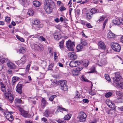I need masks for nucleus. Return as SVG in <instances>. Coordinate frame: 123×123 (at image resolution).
Returning <instances> with one entry per match:
<instances>
[{"label": "nucleus", "instance_id": "obj_1", "mask_svg": "<svg viewBox=\"0 0 123 123\" xmlns=\"http://www.w3.org/2000/svg\"><path fill=\"white\" fill-rule=\"evenodd\" d=\"M31 47L33 50H37L38 51L43 50L44 49L43 45L39 43L31 44Z\"/></svg>", "mask_w": 123, "mask_h": 123}, {"label": "nucleus", "instance_id": "obj_2", "mask_svg": "<svg viewBox=\"0 0 123 123\" xmlns=\"http://www.w3.org/2000/svg\"><path fill=\"white\" fill-rule=\"evenodd\" d=\"M87 117L86 114L83 112H80L78 113L77 118L79 121L81 122H85Z\"/></svg>", "mask_w": 123, "mask_h": 123}, {"label": "nucleus", "instance_id": "obj_3", "mask_svg": "<svg viewBox=\"0 0 123 123\" xmlns=\"http://www.w3.org/2000/svg\"><path fill=\"white\" fill-rule=\"evenodd\" d=\"M66 46L68 50L73 51L74 49L73 47L75 46L74 43L71 42L70 40L66 42Z\"/></svg>", "mask_w": 123, "mask_h": 123}, {"label": "nucleus", "instance_id": "obj_4", "mask_svg": "<svg viewBox=\"0 0 123 123\" xmlns=\"http://www.w3.org/2000/svg\"><path fill=\"white\" fill-rule=\"evenodd\" d=\"M26 58V56L25 55H24L21 58L20 60L16 61L15 62L18 66H21L25 62Z\"/></svg>", "mask_w": 123, "mask_h": 123}, {"label": "nucleus", "instance_id": "obj_5", "mask_svg": "<svg viewBox=\"0 0 123 123\" xmlns=\"http://www.w3.org/2000/svg\"><path fill=\"white\" fill-rule=\"evenodd\" d=\"M112 49L116 51L119 52L121 49V47L120 45L118 43H114L112 46Z\"/></svg>", "mask_w": 123, "mask_h": 123}, {"label": "nucleus", "instance_id": "obj_6", "mask_svg": "<svg viewBox=\"0 0 123 123\" xmlns=\"http://www.w3.org/2000/svg\"><path fill=\"white\" fill-rule=\"evenodd\" d=\"M22 81L19 82L17 85L16 87V91L20 94L22 93V88L23 86L22 84Z\"/></svg>", "mask_w": 123, "mask_h": 123}, {"label": "nucleus", "instance_id": "obj_7", "mask_svg": "<svg viewBox=\"0 0 123 123\" xmlns=\"http://www.w3.org/2000/svg\"><path fill=\"white\" fill-rule=\"evenodd\" d=\"M44 7L52 6L55 4L54 2L51 0H46L44 2Z\"/></svg>", "mask_w": 123, "mask_h": 123}, {"label": "nucleus", "instance_id": "obj_8", "mask_svg": "<svg viewBox=\"0 0 123 123\" xmlns=\"http://www.w3.org/2000/svg\"><path fill=\"white\" fill-rule=\"evenodd\" d=\"M4 115L6 119L10 121H12L13 119V116L9 112L6 111L4 113Z\"/></svg>", "mask_w": 123, "mask_h": 123}, {"label": "nucleus", "instance_id": "obj_9", "mask_svg": "<svg viewBox=\"0 0 123 123\" xmlns=\"http://www.w3.org/2000/svg\"><path fill=\"white\" fill-rule=\"evenodd\" d=\"M80 64V62L79 61H71L69 65L72 68L76 67L78 65H79Z\"/></svg>", "mask_w": 123, "mask_h": 123}, {"label": "nucleus", "instance_id": "obj_10", "mask_svg": "<svg viewBox=\"0 0 123 123\" xmlns=\"http://www.w3.org/2000/svg\"><path fill=\"white\" fill-rule=\"evenodd\" d=\"M82 69V67H79L76 68L73 72V74L75 75H78L79 74V72Z\"/></svg>", "mask_w": 123, "mask_h": 123}, {"label": "nucleus", "instance_id": "obj_11", "mask_svg": "<svg viewBox=\"0 0 123 123\" xmlns=\"http://www.w3.org/2000/svg\"><path fill=\"white\" fill-rule=\"evenodd\" d=\"M68 57L72 60H75L77 58V56L74 52L69 53H68Z\"/></svg>", "mask_w": 123, "mask_h": 123}, {"label": "nucleus", "instance_id": "obj_12", "mask_svg": "<svg viewBox=\"0 0 123 123\" xmlns=\"http://www.w3.org/2000/svg\"><path fill=\"white\" fill-rule=\"evenodd\" d=\"M21 115L24 117L26 118H30L31 116V115L28 112L25 111H22Z\"/></svg>", "mask_w": 123, "mask_h": 123}, {"label": "nucleus", "instance_id": "obj_13", "mask_svg": "<svg viewBox=\"0 0 123 123\" xmlns=\"http://www.w3.org/2000/svg\"><path fill=\"white\" fill-rule=\"evenodd\" d=\"M52 6L44 7V8L46 12L48 14L51 13L52 12Z\"/></svg>", "mask_w": 123, "mask_h": 123}, {"label": "nucleus", "instance_id": "obj_14", "mask_svg": "<svg viewBox=\"0 0 123 123\" xmlns=\"http://www.w3.org/2000/svg\"><path fill=\"white\" fill-rule=\"evenodd\" d=\"M53 36L55 39L57 40H58L61 38V36L59 32H55Z\"/></svg>", "mask_w": 123, "mask_h": 123}, {"label": "nucleus", "instance_id": "obj_15", "mask_svg": "<svg viewBox=\"0 0 123 123\" xmlns=\"http://www.w3.org/2000/svg\"><path fill=\"white\" fill-rule=\"evenodd\" d=\"M98 46L102 49H104L106 48V45H105L104 43L102 41H99L98 42Z\"/></svg>", "mask_w": 123, "mask_h": 123}, {"label": "nucleus", "instance_id": "obj_16", "mask_svg": "<svg viewBox=\"0 0 123 123\" xmlns=\"http://www.w3.org/2000/svg\"><path fill=\"white\" fill-rule=\"evenodd\" d=\"M86 18L87 20H89L92 18L93 15L90 11L86 13Z\"/></svg>", "mask_w": 123, "mask_h": 123}, {"label": "nucleus", "instance_id": "obj_17", "mask_svg": "<svg viewBox=\"0 0 123 123\" xmlns=\"http://www.w3.org/2000/svg\"><path fill=\"white\" fill-rule=\"evenodd\" d=\"M7 65L10 69H13L16 68V66L12 62H8L7 63Z\"/></svg>", "mask_w": 123, "mask_h": 123}, {"label": "nucleus", "instance_id": "obj_18", "mask_svg": "<svg viewBox=\"0 0 123 123\" xmlns=\"http://www.w3.org/2000/svg\"><path fill=\"white\" fill-rule=\"evenodd\" d=\"M19 78L18 77L14 76L12 79V85H14L16 82L19 79Z\"/></svg>", "mask_w": 123, "mask_h": 123}, {"label": "nucleus", "instance_id": "obj_19", "mask_svg": "<svg viewBox=\"0 0 123 123\" xmlns=\"http://www.w3.org/2000/svg\"><path fill=\"white\" fill-rule=\"evenodd\" d=\"M1 85L0 88L1 91L5 93L6 91V86L1 82H0Z\"/></svg>", "mask_w": 123, "mask_h": 123}, {"label": "nucleus", "instance_id": "obj_20", "mask_svg": "<svg viewBox=\"0 0 123 123\" xmlns=\"http://www.w3.org/2000/svg\"><path fill=\"white\" fill-rule=\"evenodd\" d=\"M37 38L39 39L40 40H42L43 41H45L46 40V39L43 36H35ZM35 37V36H34V35H31L29 36V37Z\"/></svg>", "mask_w": 123, "mask_h": 123}, {"label": "nucleus", "instance_id": "obj_21", "mask_svg": "<svg viewBox=\"0 0 123 123\" xmlns=\"http://www.w3.org/2000/svg\"><path fill=\"white\" fill-rule=\"evenodd\" d=\"M57 108L58 110L60 112L62 113H63L64 112H68V109L63 107H62L60 106H58L57 107Z\"/></svg>", "mask_w": 123, "mask_h": 123}, {"label": "nucleus", "instance_id": "obj_22", "mask_svg": "<svg viewBox=\"0 0 123 123\" xmlns=\"http://www.w3.org/2000/svg\"><path fill=\"white\" fill-rule=\"evenodd\" d=\"M122 79V77L121 76L115 77L113 78V80L114 83H115V86L116 85V83L117 82L120 81L121 79Z\"/></svg>", "mask_w": 123, "mask_h": 123}, {"label": "nucleus", "instance_id": "obj_23", "mask_svg": "<svg viewBox=\"0 0 123 123\" xmlns=\"http://www.w3.org/2000/svg\"><path fill=\"white\" fill-rule=\"evenodd\" d=\"M11 91L9 89H7L6 92L4 93L5 97L6 98H9V95H12L11 94Z\"/></svg>", "mask_w": 123, "mask_h": 123}, {"label": "nucleus", "instance_id": "obj_24", "mask_svg": "<svg viewBox=\"0 0 123 123\" xmlns=\"http://www.w3.org/2000/svg\"><path fill=\"white\" fill-rule=\"evenodd\" d=\"M115 35L111 31H110L107 34V37L109 38L114 37Z\"/></svg>", "mask_w": 123, "mask_h": 123}, {"label": "nucleus", "instance_id": "obj_25", "mask_svg": "<svg viewBox=\"0 0 123 123\" xmlns=\"http://www.w3.org/2000/svg\"><path fill=\"white\" fill-rule=\"evenodd\" d=\"M115 86L118 88H120L123 89V82H120L119 83H116Z\"/></svg>", "mask_w": 123, "mask_h": 123}, {"label": "nucleus", "instance_id": "obj_26", "mask_svg": "<svg viewBox=\"0 0 123 123\" xmlns=\"http://www.w3.org/2000/svg\"><path fill=\"white\" fill-rule=\"evenodd\" d=\"M90 11L92 13L93 15L94 14L97 13L99 12V10L95 8H92Z\"/></svg>", "mask_w": 123, "mask_h": 123}, {"label": "nucleus", "instance_id": "obj_27", "mask_svg": "<svg viewBox=\"0 0 123 123\" xmlns=\"http://www.w3.org/2000/svg\"><path fill=\"white\" fill-rule=\"evenodd\" d=\"M59 82L61 87L64 86V85H67V82L65 80H60Z\"/></svg>", "mask_w": 123, "mask_h": 123}, {"label": "nucleus", "instance_id": "obj_28", "mask_svg": "<svg viewBox=\"0 0 123 123\" xmlns=\"http://www.w3.org/2000/svg\"><path fill=\"white\" fill-rule=\"evenodd\" d=\"M112 23L115 25L119 24H120V20L118 19H115L112 21Z\"/></svg>", "mask_w": 123, "mask_h": 123}, {"label": "nucleus", "instance_id": "obj_29", "mask_svg": "<svg viewBox=\"0 0 123 123\" xmlns=\"http://www.w3.org/2000/svg\"><path fill=\"white\" fill-rule=\"evenodd\" d=\"M33 3L34 6L37 7H38L40 5V3L37 0L34 1Z\"/></svg>", "mask_w": 123, "mask_h": 123}, {"label": "nucleus", "instance_id": "obj_30", "mask_svg": "<svg viewBox=\"0 0 123 123\" xmlns=\"http://www.w3.org/2000/svg\"><path fill=\"white\" fill-rule=\"evenodd\" d=\"M71 117V115L69 114H67L65 115L63 118V119L64 120H69Z\"/></svg>", "mask_w": 123, "mask_h": 123}, {"label": "nucleus", "instance_id": "obj_31", "mask_svg": "<svg viewBox=\"0 0 123 123\" xmlns=\"http://www.w3.org/2000/svg\"><path fill=\"white\" fill-rule=\"evenodd\" d=\"M26 48L25 47H21L19 50L20 53H24L26 51Z\"/></svg>", "mask_w": 123, "mask_h": 123}, {"label": "nucleus", "instance_id": "obj_32", "mask_svg": "<svg viewBox=\"0 0 123 123\" xmlns=\"http://www.w3.org/2000/svg\"><path fill=\"white\" fill-rule=\"evenodd\" d=\"M64 40H62L59 43V45L60 48L62 49L64 47Z\"/></svg>", "mask_w": 123, "mask_h": 123}, {"label": "nucleus", "instance_id": "obj_33", "mask_svg": "<svg viewBox=\"0 0 123 123\" xmlns=\"http://www.w3.org/2000/svg\"><path fill=\"white\" fill-rule=\"evenodd\" d=\"M40 23V22L39 20L35 19H34L33 23L34 25H38Z\"/></svg>", "mask_w": 123, "mask_h": 123}, {"label": "nucleus", "instance_id": "obj_34", "mask_svg": "<svg viewBox=\"0 0 123 123\" xmlns=\"http://www.w3.org/2000/svg\"><path fill=\"white\" fill-rule=\"evenodd\" d=\"M89 63V62L88 60H85L83 62V66L85 67H86L88 66Z\"/></svg>", "mask_w": 123, "mask_h": 123}, {"label": "nucleus", "instance_id": "obj_35", "mask_svg": "<svg viewBox=\"0 0 123 123\" xmlns=\"http://www.w3.org/2000/svg\"><path fill=\"white\" fill-rule=\"evenodd\" d=\"M80 42L82 45L84 46L86 45L87 44V42L86 40L83 39H81Z\"/></svg>", "mask_w": 123, "mask_h": 123}, {"label": "nucleus", "instance_id": "obj_36", "mask_svg": "<svg viewBox=\"0 0 123 123\" xmlns=\"http://www.w3.org/2000/svg\"><path fill=\"white\" fill-rule=\"evenodd\" d=\"M7 99H8L10 101V102L12 103L13 101L14 100V98L12 95H9V98H6Z\"/></svg>", "mask_w": 123, "mask_h": 123}, {"label": "nucleus", "instance_id": "obj_37", "mask_svg": "<svg viewBox=\"0 0 123 123\" xmlns=\"http://www.w3.org/2000/svg\"><path fill=\"white\" fill-rule=\"evenodd\" d=\"M41 105H42L45 106H46V104H47V103L46 101L45 100L44 98H43L41 100Z\"/></svg>", "mask_w": 123, "mask_h": 123}, {"label": "nucleus", "instance_id": "obj_38", "mask_svg": "<svg viewBox=\"0 0 123 123\" xmlns=\"http://www.w3.org/2000/svg\"><path fill=\"white\" fill-rule=\"evenodd\" d=\"M22 3L25 6V5H28L29 1L28 0H22Z\"/></svg>", "mask_w": 123, "mask_h": 123}, {"label": "nucleus", "instance_id": "obj_39", "mask_svg": "<svg viewBox=\"0 0 123 123\" xmlns=\"http://www.w3.org/2000/svg\"><path fill=\"white\" fill-rule=\"evenodd\" d=\"M55 121L58 123H65L66 122L64 120H61L59 119H57Z\"/></svg>", "mask_w": 123, "mask_h": 123}, {"label": "nucleus", "instance_id": "obj_40", "mask_svg": "<svg viewBox=\"0 0 123 123\" xmlns=\"http://www.w3.org/2000/svg\"><path fill=\"white\" fill-rule=\"evenodd\" d=\"M58 53L55 52L54 53V58L55 60L57 59H58Z\"/></svg>", "mask_w": 123, "mask_h": 123}, {"label": "nucleus", "instance_id": "obj_41", "mask_svg": "<svg viewBox=\"0 0 123 123\" xmlns=\"http://www.w3.org/2000/svg\"><path fill=\"white\" fill-rule=\"evenodd\" d=\"M90 70H91V71L88 72V73H91L96 72V71H95V67L94 66L92 67L91 68Z\"/></svg>", "mask_w": 123, "mask_h": 123}, {"label": "nucleus", "instance_id": "obj_42", "mask_svg": "<svg viewBox=\"0 0 123 123\" xmlns=\"http://www.w3.org/2000/svg\"><path fill=\"white\" fill-rule=\"evenodd\" d=\"M33 11L32 10L30 9L29 10L27 13L30 15H32L33 14Z\"/></svg>", "mask_w": 123, "mask_h": 123}, {"label": "nucleus", "instance_id": "obj_43", "mask_svg": "<svg viewBox=\"0 0 123 123\" xmlns=\"http://www.w3.org/2000/svg\"><path fill=\"white\" fill-rule=\"evenodd\" d=\"M83 46L80 44L78 45L76 47L77 49L79 51H80L81 49H83Z\"/></svg>", "mask_w": 123, "mask_h": 123}, {"label": "nucleus", "instance_id": "obj_44", "mask_svg": "<svg viewBox=\"0 0 123 123\" xmlns=\"http://www.w3.org/2000/svg\"><path fill=\"white\" fill-rule=\"evenodd\" d=\"M106 103L108 106L109 107L110 106V105H112V104L113 103L111 101L109 100H107L106 101Z\"/></svg>", "mask_w": 123, "mask_h": 123}, {"label": "nucleus", "instance_id": "obj_45", "mask_svg": "<svg viewBox=\"0 0 123 123\" xmlns=\"http://www.w3.org/2000/svg\"><path fill=\"white\" fill-rule=\"evenodd\" d=\"M61 89L64 91H66L67 90L68 88L67 85H64L61 87Z\"/></svg>", "mask_w": 123, "mask_h": 123}, {"label": "nucleus", "instance_id": "obj_46", "mask_svg": "<svg viewBox=\"0 0 123 123\" xmlns=\"http://www.w3.org/2000/svg\"><path fill=\"white\" fill-rule=\"evenodd\" d=\"M105 79L108 81H110L111 79L109 75L107 74H105Z\"/></svg>", "mask_w": 123, "mask_h": 123}, {"label": "nucleus", "instance_id": "obj_47", "mask_svg": "<svg viewBox=\"0 0 123 123\" xmlns=\"http://www.w3.org/2000/svg\"><path fill=\"white\" fill-rule=\"evenodd\" d=\"M57 97L55 95H53L51 96L49 98V100L51 101H52L54 99Z\"/></svg>", "mask_w": 123, "mask_h": 123}, {"label": "nucleus", "instance_id": "obj_48", "mask_svg": "<svg viewBox=\"0 0 123 123\" xmlns=\"http://www.w3.org/2000/svg\"><path fill=\"white\" fill-rule=\"evenodd\" d=\"M16 37L17 38L21 41L23 42H24V40L23 38H21L18 35H16Z\"/></svg>", "mask_w": 123, "mask_h": 123}, {"label": "nucleus", "instance_id": "obj_49", "mask_svg": "<svg viewBox=\"0 0 123 123\" xmlns=\"http://www.w3.org/2000/svg\"><path fill=\"white\" fill-rule=\"evenodd\" d=\"M54 64L53 63H51L49 65L48 68V69L49 70H51L52 69V68L54 66Z\"/></svg>", "mask_w": 123, "mask_h": 123}, {"label": "nucleus", "instance_id": "obj_50", "mask_svg": "<svg viewBox=\"0 0 123 123\" xmlns=\"http://www.w3.org/2000/svg\"><path fill=\"white\" fill-rule=\"evenodd\" d=\"M112 94V93L111 92H110L106 93L105 94V96L106 98H108L110 97L111 95Z\"/></svg>", "mask_w": 123, "mask_h": 123}, {"label": "nucleus", "instance_id": "obj_51", "mask_svg": "<svg viewBox=\"0 0 123 123\" xmlns=\"http://www.w3.org/2000/svg\"><path fill=\"white\" fill-rule=\"evenodd\" d=\"M116 94L117 96H120L121 97H122V92L120 91H117Z\"/></svg>", "mask_w": 123, "mask_h": 123}, {"label": "nucleus", "instance_id": "obj_52", "mask_svg": "<svg viewBox=\"0 0 123 123\" xmlns=\"http://www.w3.org/2000/svg\"><path fill=\"white\" fill-rule=\"evenodd\" d=\"M105 18V17L103 16H101L100 19L98 20V22H99L100 21H101L104 20Z\"/></svg>", "mask_w": 123, "mask_h": 123}, {"label": "nucleus", "instance_id": "obj_53", "mask_svg": "<svg viewBox=\"0 0 123 123\" xmlns=\"http://www.w3.org/2000/svg\"><path fill=\"white\" fill-rule=\"evenodd\" d=\"M5 60L4 58H2L0 56V62L2 63H3L5 62Z\"/></svg>", "mask_w": 123, "mask_h": 123}, {"label": "nucleus", "instance_id": "obj_54", "mask_svg": "<svg viewBox=\"0 0 123 123\" xmlns=\"http://www.w3.org/2000/svg\"><path fill=\"white\" fill-rule=\"evenodd\" d=\"M111 108H112V109L114 110L116 109V107L113 103L112 104V105H110V106Z\"/></svg>", "mask_w": 123, "mask_h": 123}, {"label": "nucleus", "instance_id": "obj_55", "mask_svg": "<svg viewBox=\"0 0 123 123\" xmlns=\"http://www.w3.org/2000/svg\"><path fill=\"white\" fill-rule=\"evenodd\" d=\"M43 116L46 117H49V115L47 111L46 110L43 113Z\"/></svg>", "mask_w": 123, "mask_h": 123}, {"label": "nucleus", "instance_id": "obj_56", "mask_svg": "<svg viewBox=\"0 0 123 123\" xmlns=\"http://www.w3.org/2000/svg\"><path fill=\"white\" fill-rule=\"evenodd\" d=\"M49 53L51 54V55H53V50L51 48H49L48 49Z\"/></svg>", "mask_w": 123, "mask_h": 123}, {"label": "nucleus", "instance_id": "obj_57", "mask_svg": "<svg viewBox=\"0 0 123 123\" xmlns=\"http://www.w3.org/2000/svg\"><path fill=\"white\" fill-rule=\"evenodd\" d=\"M81 78L82 80L88 82L89 81L87 79H86V78L84 77L83 76H82L81 77Z\"/></svg>", "mask_w": 123, "mask_h": 123}, {"label": "nucleus", "instance_id": "obj_58", "mask_svg": "<svg viewBox=\"0 0 123 123\" xmlns=\"http://www.w3.org/2000/svg\"><path fill=\"white\" fill-rule=\"evenodd\" d=\"M15 101L18 103H20L21 101V100L20 99L16 98Z\"/></svg>", "mask_w": 123, "mask_h": 123}, {"label": "nucleus", "instance_id": "obj_59", "mask_svg": "<svg viewBox=\"0 0 123 123\" xmlns=\"http://www.w3.org/2000/svg\"><path fill=\"white\" fill-rule=\"evenodd\" d=\"M76 95L75 97L76 98H80V95L78 91H76Z\"/></svg>", "mask_w": 123, "mask_h": 123}, {"label": "nucleus", "instance_id": "obj_60", "mask_svg": "<svg viewBox=\"0 0 123 123\" xmlns=\"http://www.w3.org/2000/svg\"><path fill=\"white\" fill-rule=\"evenodd\" d=\"M30 64H28L27 66L26 69V72H28L29 69V68L30 67Z\"/></svg>", "mask_w": 123, "mask_h": 123}, {"label": "nucleus", "instance_id": "obj_61", "mask_svg": "<svg viewBox=\"0 0 123 123\" xmlns=\"http://www.w3.org/2000/svg\"><path fill=\"white\" fill-rule=\"evenodd\" d=\"M60 10L61 11H62L65 10L66 9V8L64 6H61L60 8Z\"/></svg>", "mask_w": 123, "mask_h": 123}, {"label": "nucleus", "instance_id": "obj_62", "mask_svg": "<svg viewBox=\"0 0 123 123\" xmlns=\"http://www.w3.org/2000/svg\"><path fill=\"white\" fill-rule=\"evenodd\" d=\"M86 25L88 28H92V26L89 23L86 24Z\"/></svg>", "mask_w": 123, "mask_h": 123}, {"label": "nucleus", "instance_id": "obj_63", "mask_svg": "<svg viewBox=\"0 0 123 123\" xmlns=\"http://www.w3.org/2000/svg\"><path fill=\"white\" fill-rule=\"evenodd\" d=\"M7 73L9 74H12V72L11 69H9L7 71Z\"/></svg>", "mask_w": 123, "mask_h": 123}, {"label": "nucleus", "instance_id": "obj_64", "mask_svg": "<svg viewBox=\"0 0 123 123\" xmlns=\"http://www.w3.org/2000/svg\"><path fill=\"white\" fill-rule=\"evenodd\" d=\"M121 76V75L120 74V73L119 72H117L115 74V76Z\"/></svg>", "mask_w": 123, "mask_h": 123}]
</instances>
